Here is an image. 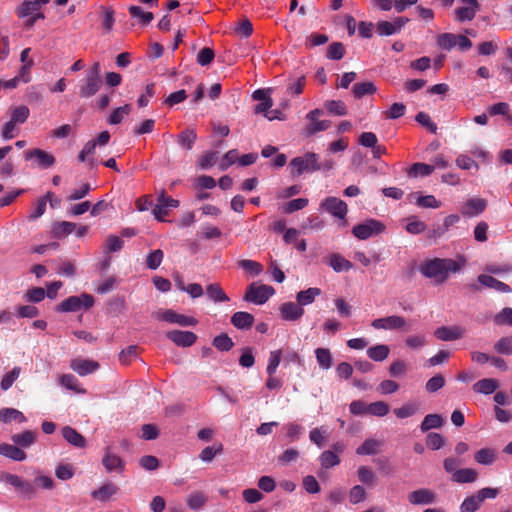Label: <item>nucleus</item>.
<instances>
[{
	"instance_id": "f257e3e1",
	"label": "nucleus",
	"mask_w": 512,
	"mask_h": 512,
	"mask_svg": "<svg viewBox=\"0 0 512 512\" xmlns=\"http://www.w3.org/2000/svg\"><path fill=\"white\" fill-rule=\"evenodd\" d=\"M419 270L423 276L434 279L437 283H443L447 280L450 272L460 270V265L452 259L435 258L425 262Z\"/></svg>"
},
{
	"instance_id": "f03ea898",
	"label": "nucleus",
	"mask_w": 512,
	"mask_h": 512,
	"mask_svg": "<svg viewBox=\"0 0 512 512\" xmlns=\"http://www.w3.org/2000/svg\"><path fill=\"white\" fill-rule=\"evenodd\" d=\"M289 167L291 169V175L298 177L304 173H313L321 170V163L316 153L307 152L302 156L293 158L289 163Z\"/></svg>"
},
{
	"instance_id": "7ed1b4c3",
	"label": "nucleus",
	"mask_w": 512,
	"mask_h": 512,
	"mask_svg": "<svg viewBox=\"0 0 512 512\" xmlns=\"http://www.w3.org/2000/svg\"><path fill=\"white\" fill-rule=\"evenodd\" d=\"M499 494L498 488L485 487L474 495L466 497L460 505V512H476L487 499H495Z\"/></svg>"
},
{
	"instance_id": "20e7f679",
	"label": "nucleus",
	"mask_w": 512,
	"mask_h": 512,
	"mask_svg": "<svg viewBox=\"0 0 512 512\" xmlns=\"http://www.w3.org/2000/svg\"><path fill=\"white\" fill-rule=\"evenodd\" d=\"M320 208L338 219L339 226L345 227L347 225L348 206L343 200L337 197H327L321 202Z\"/></svg>"
},
{
	"instance_id": "39448f33",
	"label": "nucleus",
	"mask_w": 512,
	"mask_h": 512,
	"mask_svg": "<svg viewBox=\"0 0 512 512\" xmlns=\"http://www.w3.org/2000/svg\"><path fill=\"white\" fill-rule=\"evenodd\" d=\"M101 84L100 64L96 62L89 70L84 84L80 86L79 96L82 98L92 97L99 91Z\"/></svg>"
},
{
	"instance_id": "423d86ee",
	"label": "nucleus",
	"mask_w": 512,
	"mask_h": 512,
	"mask_svg": "<svg viewBox=\"0 0 512 512\" xmlns=\"http://www.w3.org/2000/svg\"><path fill=\"white\" fill-rule=\"evenodd\" d=\"M385 231V225L376 219H368L360 224H357L352 229V234L359 240H366L368 238L380 235Z\"/></svg>"
},
{
	"instance_id": "0eeeda50",
	"label": "nucleus",
	"mask_w": 512,
	"mask_h": 512,
	"mask_svg": "<svg viewBox=\"0 0 512 512\" xmlns=\"http://www.w3.org/2000/svg\"><path fill=\"white\" fill-rule=\"evenodd\" d=\"M275 293L272 286L252 283L247 288L244 300L256 305H262Z\"/></svg>"
},
{
	"instance_id": "6e6552de",
	"label": "nucleus",
	"mask_w": 512,
	"mask_h": 512,
	"mask_svg": "<svg viewBox=\"0 0 512 512\" xmlns=\"http://www.w3.org/2000/svg\"><path fill=\"white\" fill-rule=\"evenodd\" d=\"M94 304V298L90 294H81L80 296H70L60 303L57 307L59 312H76L81 308H90Z\"/></svg>"
},
{
	"instance_id": "1a4fd4ad",
	"label": "nucleus",
	"mask_w": 512,
	"mask_h": 512,
	"mask_svg": "<svg viewBox=\"0 0 512 512\" xmlns=\"http://www.w3.org/2000/svg\"><path fill=\"white\" fill-rule=\"evenodd\" d=\"M178 206V200L173 199L170 196H167L165 191L161 190L157 197V203L154 205L152 209V214L158 221H164L165 216L168 215L169 209L177 208Z\"/></svg>"
},
{
	"instance_id": "9d476101",
	"label": "nucleus",
	"mask_w": 512,
	"mask_h": 512,
	"mask_svg": "<svg viewBox=\"0 0 512 512\" xmlns=\"http://www.w3.org/2000/svg\"><path fill=\"white\" fill-rule=\"evenodd\" d=\"M153 316L157 320L165 321L168 323L178 324L183 327L195 326L197 324V320L194 317L178 314L170 309L158 310L157 312H155L153 314Z\"/></svg>"
},
{
	"instance_id": "9b49d317",
	"label": "nucleus",
	"mask_w": 512,
	"mask_h": 512,
	"mask_svg": "<svg viewBox=\"0 0 512 512\" xmlns=\"http://www.w3.org/2000/svg\"><path fill=\"white\" fill-rule=\"evenodd\" d=\"M102 465L109 473L117 472L122 473L125 470L124 460L116 454L110 447L104 449L102 457Z\"/></svg>"
},
{
	"instance_id": "f8f14e48",
	"label": "nucleus",
	"mask_w": 512,
	"mask_h": 512,
	"mask_svg": "<svg viewBox=\"0 0 512 512\" xmlns=\"http://www.w3.org/2000/svg\"><path fill=\"white\" fill-rule=\"evenodd\" d=\"M406 324L404 317L391 315L373 320L371 326L377 330H400L405 328Z\"/></svg>"
},
{
	"instance_id": "ddd939ff",
	"label": "nucleus",
	"mask_w": 512,
	"mask_h": 512,
	"mask_svg": "<svg viewBox=\"0 0 512 512\" xmlns=\"http://www.w3.org/2000/svg\"><path fill=\"white\" fill-rule=\"evenodd\" d=\"M24 158L26 161L34 160L36 165L41 168H49L55 164L54 156L39 148L25 151Z\"/></svg>"
},
{
	"instance_id": "4468645a",
	"label": "nucleus",
	"mask_w": 512,
	"mask_h": 512,
	"mask_svg": "<svg viewBox=\"0 0 512 512\" xmlns=\"http://www.w3.org/2000/svg\"><path fill=\"white\" fill-rule=\"evenodd\" d=\"M409 22L408 18L397 17L392 22L380 21L377 23L376 31L380 36H390L397 34Z\"/></svg>"
},
{
	"instance_id": "2eb2a0df",
	"label": "nucleus",
	"mask_w": 512,
	"mask_h": 512,
	"mask_svg": "<svg viewBox=\"0 0 512 512\" xmlns=\"http://www.w3.org/2000/svg\"><path fill=\"white\" fill-rule=\"evenodd\" d=\"M166 336L179 347H190L197 340L196 334L190 331L173 330L167 332Z\"/></svg>"
},
{
	"instance_id": "dca6fc26",
	"label": "nucleus",
	"mask_w": 512,
	"mask_h": 512,
	"mask_svg": "<svg viewBox=\"0 0 512 512\" xmlns=\"http://www.w3.org/2000/svg\"><path fill=\"white\" fill-rule=\"evenodd\" d=\"M70 368L80 376L92 374L99 369V363L94 360L75 358L70 362Z\"/></svg>"
},
{
	"instance_id": "f3484780",
	"label": "nucleus",
	"mask_w": 512,
	"mask_h": 512,
	"mask_svg": "<svg viewBox=\"0 0 512 512\" xmlns=\"http://www.w3.org/2000/svg\"><path fill=\"white\" fill-rule=\"evenodd\" d=\"M435 499V493L427 488L417 489L408 494V501L413 505L433 504Z\"/></svg>"
},
{
	"instance_id": "a211bd4d",
	"label": "nucleus",
	"mask_w": 512,
	"mask_h": 512,
	"mask_svg": "<svg viewBox=\"0 0 512 512\" xmlns=\"http://www.w3.org/2000/svg\"><path fill=\"white\" fill-rule=\"evenodd\" d=\"M280 314L286 321H296L303 316L304 309L298 303L285 302L280 306Z\"/></svg>"
},
{
	"instance_id": "6ab92c4d",
	"label": "nucleus",
	"mask_w": 512,
	"mask_h": 512,
	"mask_svg": "<svg viewBox=\"0 0 512 512\" xmlns=\"http://www.w3.org/2000/svg\"><path fill=\"white\" fill-rule=\"evenodd\" d=\"M50 0H25L16 9L19 18H26L38 12L42 5L49 3Z\"/></svg>"
},
{
	"instance_id": "aec40b11",
	"label": "nucleus",
	"mask_w": 512,
	"mask_h": 512,
	"mask_svg": "<svg viewBox=\"0 0 512 512\" xmlns=\"http://www.w3.org/2000/svg\"><path fill=\"white\" fill-rule=\"evenodd\" d=\"M437 339L442 341H452L461 338L464 334V329L459 326L446 327L442 326L434 332Z\"/></svg>"
},
{
	"instance_id": "412c9836",
	"label": "nucleus",
	"mask_w": 512,
	"mask_h": 512,
	"mask_svg": "<svg viewBox=\"0 0 512 512\" xmlns=\"http://www.w3.org/2000/svg\"><path fill=\"white\" fill-rule=\"evenodd\" d=\"M11 486L15 488L20 496L27 499H31L36 494L35 486L29 481L19 477L18 475L15 476Z\"/></svg>"
},
{
	"instance_id": "4be33fe9",
	"label": "nucleus",
	"mask_w": 512,
	"mask_h": 512,
	"mask_svg": "<svg viewBox=\"0 0 512 512\" xmlns=\"http://www.w3.org/2000/svg\"><path fill=\"white\" fill-rule=\"evenodd\" d=\"M486 208V201L482 198L468 199L462 209V214L468 217H474L482 213Z\"/></svg>"
},
{
	"instance_id": "5701e85b",
	"label": "nucleus",
	"mask_w": 512,
	"mask_h": 512,
	"mask_svg": "<svg viewBox=\"0 0 512 512\" xmlns=\"http://www.w3.org/2000/svg\"><path fill=\"white\" fill-rule=\"evenodd\" d=\"M478 282L487 288L494 289L501 293H510L512 291L509 285L487 274L479 275Z\"/></svg>"
},
{
	"instance_id": "b1692460",
	"label": "nucleus",
	"mask_w": 512,
	"mask_h": 512,
	"mask_svg": "<svg viewBox=\"0 0 512 512\" xmlns=\"http://www.w3.org/2000/svg\"><path fill=\"white\" fill-rule=\"evenodd\" d=\"M0 455L9 458L13 461H24L27 457L26 453L17 445L8 443L0 444Z\"/></svg>"
},
{
	"instance_id": "393cba45",
	"label": "nucleus",
	"mask_w": 512,
	"mask_h": 512,
	"mask_svg": "<svg viewBox=\"0 0 512 512\" xmlns=\"http://www.w3.org/2000/svg\"><path fill=\"white\" fill-rule=\"evenodd\" d=\"M118 492V487L112 482H106L98 489L92 491L91 496L101 502L108 501L113 495Z\"/></svg>"
},
{
	"instance_id": "a878e982",
	"label": "nucleus",
	"mask_w": 512,
	"mask_h": 512,
	"mask_svg": "<svg viewBox=\"0 0 512 512\" xmlns=\"http://www.w3.org/2000/svg\"><path fill=\"white\" fill-rule=\"evenodd\" d=\"M62 436L69 444L77 448H84L86 446L85 438L70 426L62 428Z\"/></svg>"
},
{
	"instance_id": "bb28decb",
	"label": "nucleus",
	"mask_w": 512,
	"mask_h": 512,
	"mask_svg": "<svg viewBox=\"0 0 512 512\" xmlns=\"http://www.w3.org/2000/svg\"><path fill=\"white\" fill-rule=\"evenodd\" d=\"M499 387V382L494 378H485L479 380L473 385V390L476 393L489 395L494 393Z\"/></svg>"
},
{
	"instance_id": "cd10ccee",
	"label": "nucleus",
	"mask_w": 512,
	"mask_h": 512,
	"mask_svg": "<svg viewBox=\"0 0 512 512\" xmlns=\"http://www.w3.org/2000/svg\"><path fill=\"white\" fill-rule=\"evenodd\" d=\"M231 323L237 329H249L254 323V316L248 312L239 311L232 315Z\"/></svg>"
},
{
	"instance_id": "c85d7f7f",
	"label": "nucleus",
	"mask_w": 512,
	"mask_h": 512,
	"mask_svg": "<svg viewBox=\"0 0 512 512\" xmlns=\"http://www.w3.org/2000/svg\"><path fill=\"white\" fill-rule=\"evenodd\" d=\"M52 197H53V193L47 192L43 197L39 198L35 202V207L32 210V212L30 213V215L28 216V218L31 221H34V220L40 218L46 211V206H47L48 201H50L51 206L53 207L54 205L52 203Z\"/></svg>"
},
{
	"instance_id": "c756f323",
	"label": "nucleus",
	"mask_w": 512,
	"mask_h": 512,
	"mask_svg": "<svg viewBox=\"0 0 512 512\" xmlns=\"http://www.w3.org/2000/svg\"><path fill=\"white\" fill-rule=\"evenodd\" d=\"M480 10V6H468V5H465L463 7H459L457 9H455L454 11V14H455V19L458 21V22H467V21H472L477 12Z\"/></svg>"
},
{
	"instance_id": "7c9ffc66",
	"label": "nucleus",
	"mask_w": 512,
	"mask_h": 512,
	"mask_svg": "<svg viewBox=\"0 0 512 512\" xmlns=\"http://www.w3.org/2000/svg\"><path fill=\"white\" fill-rule=\"evenodd\" d=\"M382 442L373 438L366 439L357 449L358 455H375L380 451Z\"/></svg>"
},
{
	"instance_id": "2f4dec72",
	"label": "nucleus",
	"mask_w": 512,
	"mask_h": 512,
	"mask_svg": "<svg viewBox=\"0 0 512 512\" xmlns=\"http://www.w3.org/2000/svg\"><path fill=\"white\" fill-rule=\"evenodd\" d=\"M75 229V223L69 221H59L53 225L51 232L55 238H62L73 233Z\"/></svg>"
},
{
	"instance_id": "473e14b6",
	"label": "nucleus",
	"mask_w": 512,
	"mask_h": 512,
	"mask_svg": "<svg viewBox=\"0 0 512 512\" xmlns=\"http://www.w3.org/2000/svg\"><path fill=\"white\" fill-rule=\"evenodd\" d=\"M321 294V290L316 287H311L306 290L300 291L296 295L297 303L302 307L314 302L315 298Z\"/></svg>"
},
{
	"instance_id": "72a5a7b5",
	"label": "nucleus",
	"mask_w": 512,
	"mask_h": 512,
	"mask_svg": "<svg viewBox=\"0 0 512 512\" xmlns=\"http://www.w3.org/2000/svg\"><path fill=\"white\" fill-rule=\"evenodd\" d=\"M478 473L476 470L472 468H463L454 473L452 481L465 484V483H473L477 480Z\"/></svg>"
},
{
	"instance_id": "f704fd0d",
	"label": "nucleus",
	"mask_w": 512,
	"mask_h": 512,
	"mask_svg": "<svg viewBox=\"0 0 512 512\" xmlns=\"http://www.w3.org/2000/svg\"><path fill=\"white\" fill-rule=\"evenodd\" d=\"M12 421H18L20 423L26 422V417L23 413L14 408H2L0 409V422L10 423Z\"/></svg>"
},
{
	"instance_id": "c9c22d12",
	"label": "nucleus",
	"mask_w": 512,
	"mask_h": 512,
	"mask_svg": "<svg viewBox=\"0 0 512 512\" xmlns=\"http://www.w3.org/2000/svg\"><path fill=\"white\" fill-rule=\"evenodd\" d=\"M415 199V203L417 206L421 208H432L437 209L441 206V202L435 198L433 195H420L419 193H413L410 195Z\"/></svg>"
},
{
	"instance_id": "e433bc0d",
	"label": "nucleus",
	"mask_w": 512,
	"mask_h": 512,
	"mask_svg": "<svg viewBox=\"0 0 512 512\" xmlns=\"http://www.w3.org/2000/svg\"><path fill=\"white\" fill-rule=\"evenodd\" d=\"M444 424V419L439 414H428L424 417L420 429L422 432H427L431 429L441 428Z\"/></svg>"
},
{
	"instance_id": "4c0bfd02",
	"label": "nucleus",
	"mask_w": 512,
	"mask_h": 512,
	"mask_svg": "<svg viewBox=\"0 0 512 512\" xmlns=\"http://www.w3.org/2000/svg\"><path fill=\"white\" fill-rule=\"evenodd\" d=\"M208 501V496L202 491L191 492L186 500L187 506L192 510H198Z\"/></svg>"
},
{
	"instance_id": "58836bf2",
	"label": "nucleus",
	"mask_w": 512,
	"mask_h": 512,
	"mask_svg": "<svg viewBox=\"0 0 512 512\" xmlns=\"http://www.w3.org/2000/svg\"><path fill=\"white\" fill-rule=\"evenodd\" d=\"M30 115V110L25 105H19L10 109V121L18 125L27 121Z\"/></svg>"
},
{
	"instance_id": "ea45409f",
	"label": "nucleus",
	"mask_w": 512,
	"mask_h": 512,
	"mask_svg": "<svg viewBox=\"0 0 512 512\" xmlns=\"http://www.w3.org/2000/svg\"><path fill=\"white\" fill-rule=\"evenodd\" d=\"M196 139L197 135L195 131L191 129H186L178 135L177 143L181 148L185 150H191Z\"/></svg>"
},
{
	"instance_id": "a19ab883",
	"label": "nucleus",
	"mask_w": 512,
	"mask_h": 512,
	"mask_svg": "<svg viewBox=\"0 0 512 512\" xmlns=\"http://www.w3.org/2000/svg\"><path fill=\"white\" fill-rule=\"evenodd\" d=\"M474 459L481 465H491L496 460V451L492 448H482L475 453Z\"/></svg>"
},
{
	"instance_id": "79ce46f5",
	"label": "nucleus",
	"mask_w": 512,
	"mask_h": 512,
	"mask_svg": "<svg viewBox=\"0 0 512 512\" xmlns=\"http://www.w3.org/2000/svg\"><path fill=\"white\" fill-rule=\"evenodd\" d=\"M315 357L320 368L328 370L332 367V354L328 348H317L315 350Z\"/></svg>"
},
{
	"instance_id": "37998d69",
	"label": "nucleus",
	"mask_w": 512,
	"mask_h": 512,
	"mask_svg": "<svg viewBox=\"0 0 512 512\" xmlns=\"http://www.w3.org/2000/svg\"><path fill=\"white\" fill-rule=\"evenodd\" d=\"M35 437L36 436L33 431L26 430L22 433L12 435L11 439L17 446L27 448L34 443Z\"/></svg>"
},
{
	"instance_id": "c03bdc74",
	"label": "nucleus",
	"mask_w": 512,
	"mask_h": 512,
	"mask_svg": "<svg viewBox=\"0 0 512 512\" xmlns=\"http://www.w3.org/2000/svg\"><path fill=\"white\" fill-rule=\"evenodd\" d=\"M309 124L304 128V135L309 137L318 132L327 130L331 122L328 120H308Z\"/></svg>"
},
{
	"instance_id": "a18cd8bd",
	"label": "nucleus",
	"mask_w": 512,
	"mask_h": 512,
	"mask_svg": "<svg viewBox=\"0 0 512 512\" xmlns=\"http://www.w3.org/2000/svg\"><path fill=\"white\" fill-rule=\"evenodd\" d=\"M206 294L210 300L214 302H227L229 301V297L226 295L224 290L221 288L219 284H209L206 287Z\"/></svg>"
},
{
	"instance_id": "49530a36",
	"label": "nucleus",
	"mask_w": 512,
	"mask_h": 512,
	"mask_svg": "<svg viewBox=\"0 0 512 512\" xmlns=\"http://www.w3.org/2000/svg\"><path fill=\"white\" fill-rule=\"evenodd\" d=\"M329 264L335 272L348 271L352 268L351 262L340 254H332L329 257Z\"/></svg>"
},
{
	"instance_id": "de8ad7c7",
	"label": "nucleus",
	"mask_w": 512,
	"mask_h": 512,
	"mask_svg": "<svg viewBox=\"0 0 512 512\" xmlns=\"http://www.w3.org/2000/svg\"><path fill=\"white\" fill-rule=\"evenodd\" d=\"M390 349L385 344H378L376 346L370 347L367 350V355L370 359L380 362L385 360L389 355Z\"/></svg>"
},
{
	"instance_id": "09e8293b",
	"label": "nucleus",
	"mask_w": 512,
	"mask_h": 512,
	"mask_svg": "<svg viewBox=\"0 0 512 512\" xmlns=\"http://www.w3.org/2000/svg\"><path fill=\"white\" fill-rule=\"evenodd\" d=\"M376 92V86L373 82L367 81L362 83H356L352 87V93L355 98H362L366 95H370Z\"/></svg>"
},
{
	"instance_id": "8fccbe9b",
	"label": "nucleus",
	"mask_w": 512,
	"mask_h": 512,
	"mask_svg": "<svg viewBox=\"0 0 512 512\" xmlns=\"http://www.w3.org/2000/svg\"><path fill=\"white\" fill-rule=\"evenodd\" d=\"M457 35L453 33H442L437 36V45L444 50H451L456 47Z\"/></svg>"
},
{
	"instance_id": "3c124183",
	"label": "nucleus",
	"mask_w": 512,
	"mask_h": 512,
	"mask_svg": "<svg viewBox=\"0 0 512 512\" xmlns=\"http://www.w3.org/2000/svg\"><path fill=\"white\" fill-rule=\"evenodd\" d=\"M435 169V166L425 163H415L410 168L408 174L411 177L429 176Z\"/></svg>"
},
{
	"instance_id": "603ef678",
	"label": "nucleus",
	"mask_w": 512,
	"mask_h": 512,
	"mask_svg": "<svg viewBox=\"0 0 512 512\" xmlns=\"http://www.w3.org/2000/svg\"><path fill=\"white\" fill-rule=\"evenodd\" d=\"M238 266L252 276H257L263 271V266L254 260L242 259L238 262Z\"/></svg>"
},
{
	"instance_id": "864d4df0",
	"label": "nucleus",
	"mask_w": 512,
	"mask_h": 512,
	"mask_svg": "<svg viewBox=\"0 0 512 512\" xmlns=\"http://www.w3.org/2000/svg\"><path fill=\"white\" fill-rule=\"evenodd\" d=\"M320 464L323 468L328 469L340 463L339 456L331 450L324 451L320 457Z\"/></svg>"
},
{
	"instance_id": "5fc2aeb1",
	"label": "nucleus",
	"mask_w": 512,
	"mask_h": 512,
	"mask_svg": "<svg viewBox=\"0 0 512 512\" xmlns=\"http://www.w3.org/2000/svg\"><path fill=\"white\" fill-rule=\"evenodd\" d=\"M130 112L131 106L129 104H125L124 106L114 109L111 115L109 116V124L116 125L121 123L124 117L127 116Z\"/></svg>"
},
{
	"instance_id": "6e6d98bb",
	"label": "nucleus",
	"mask_w": 512,
	"mask_h": 512,
	"mask_svg": "<svg viewBox=\"0 0 512 512\" xmlns=\"http://www.w3.org/2000/svg\"><path fill=\"white\" fill-rule=\"evenodd\" d=\"M325 108L331 114L344 116L347 114V108L343 101L340 100H329L325 103Z\"/></svg>"
},
{
	"instance_id": "4d7b16f0",
	"label": "nucleus",
	"mask_w": 512,
	"mask_h": 512,
	"mask_svg": "<svg viewBox=\"0 0 512 512\" xmlns=\"http://www.w3.org/2000/svg\"><path fill=\"white\" fill-rule=\"evenodd\" d=\"M213 346L219 351H229L234 346L232 339L225 333L213 339Z\"/></svg>"
},
{
	"instance_id": "13d9d810",
	"label": "nucleus",
	"mask_w": 512,
	"mask_h": 512,
	"mask_svg": "<svg viewBox=\"0 0 512 512\" xmlns=\"http://www.w3.org/2000/svg\"><path fill=\"white\" fill-rule=\"evenodd\" d=\"M425 222L418 220L416 217H410L405 227L406 231L413 235H418L426 230Z\"/></svg>"
},
{
	"instance_id": "bf43d9fd",
	"label": "nucleus",
	"mask_w": 512,
	"mask_h": 512,
	"mask_svg": "<svg viewBox=\"0 0 512 512\" xmlns=\"http://www.w3.org/2000/svg\"><path fill=\"white\" fill-rule=\"evenodd\" d=\"M494 349L499 354L509 355L512 353V335L500 338L495 344Z\"/></svg>"
},
{
	"instance_id": "052dcab7",
	"label": "nucleus",
	"mask_w": 512,
	"mask_h": 512,
	"mask_svg": "<svg viewBox=\"0 0 512 512\" xmlns=\"http://www.w3.org/2000/svg\"><path fill=\"white\" fill-rule=\"evenodd\" d=\"M389 410V405L383 401H376L368 405V413L377 417L387 415Z\"/></svg>"
},
{
	"instance_id": "680f3d73",
	"label": "nucleus",
	"mask_w": 512,
	"mask_h": 512,
	"mask_svg": "<svg viewBox=\"0 0 512 512\" xmlns=\"http://www.w3.org/2000/svg\"><path fill=\"white\" fill-rule=\"evenodd\" d=\"M417 410H418V404L410 402V403L404 404L403 406H401L399 408L394 409V414L398 418L404 419V418L413 416L417 412Z\"/></svg>"
},
{
	"instance_id": "e2e57ef3",
	"label": "nucleus",
	"mask_w": 512,
	"mask_h": 512,
	"mask_svg": "<svg viewBox=\"0 0 512 512\" xmlns=\"http://www.w3.org/2000/svg\"><path fill=\"white\" fill-rule=\"evenodd\" d=\"M20 367H14L10 372L6 373L1 380V389L7 391L13 385L14 381L19 377Z\"/></svg>"
},
{
	"instance_id": "0e129e2a",
	"label": "nucleus",
	"mask_w": 512,
	"mask_h": 512,
	"mask_svg": "<svg viewBox=\"0 0 512 512\" xmlns=\"http://www.w3.org/2000/svg\"><path fill=\"white\" fill-rule=\"evenodd\" d=\"M357 475L359 481L367 485H373L376 481L375 474L367 466H360L357 470Z\"/></svg>"
},
{
	"instance_id": "69168bd1",
	"label": "nucleus",
	"mask_w": 512,
	"mask_h": 512,
	"mask_svg": "<svg viewBox=\"0 0 512 512\" xmlns=\"http://www.w3.org/2000/svg\"><path fill=\"white\" fill-rule=\"evenodd\" d=\"M494 322L496 325H509L512 326V308H503L494 316Z\"/></svg>"
},
{
	"instance_id": "338daca9",
	"label": "nucleus",
	"mask_w": 512,
	"mask_h": 512,
	"mask_svg": "<svg viewBox=\"0 0 512 512\" xmlns=\"http://www.w3.org/2000/svg\"><path fill=\"white\" fill-rule=\"evenodd\" d=\"M236 162L239 163L238 151L236 149H232L223 156L219 164V168L220 170L225 171Z\"/></svg>"
},
{
	"instance_id": "774afa93",
	"label": "nucleus",
	"mask_w": 512,
	"mask_h": 512,
	"mask_svg": "<svg viewBox=\"0 0 512 512\" xmlns=\"http://www.w3.org/2000/svg\"><path fill=\"white\" fill-rule=\"evenodd\" d=\"M129 13L131 16L139 18L144 25L149 24L153 20V14L145 12L140 6H130Z\"/></svg>"
}]
</instances>
